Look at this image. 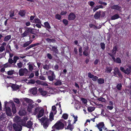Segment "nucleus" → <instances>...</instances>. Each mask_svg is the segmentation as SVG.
I'll use <instances>...</instances> for the list:
<instances>
[{
  "instance_id": "1",
  "label": "nucleus",
  "mask_w": 131,
  "mask_h": 131,
  "mask_svg": "<svg viewBox=\"0 0 131 131\" xmlns=\"http://www.w3.org/2000/svg\"><path fill=\"white\" fill-rule=\"evenodd\" d=\"M66 122L63 119H60L52 127L53 129L56 130H60L63 129L64 128L65 125L66 126Z\"/></svg>"
},
{
  "instance_id": "2",
  "label": "nucleus",
  "mask_w": 131,
  "mask_h": 131,
  "mask_svg": "<svg viewBox=\"0 0 131 131\" xmlns=\"http://www.w3.org/2000/svg\"><path fill=\"white\" fill-rule=\"evenodd\" d=\"M39 120L41 123V124L43 125L44 128L47 129L49 124L50 122V119L47 117L45 116Z\"/></svg>"
},
{
  "instance_id": "3",
  "label": "nucleus",
  "mask_w": 131,
  "mask_h": 131,
  "mask_svg": "<svg viewBox=\"0 0 131 131\" xmlns=\"http://www.w3.org/2000/svg\"><path fill=\"white\" fill-rule=\"evenodd\" d=\"M113 70L114 71L113 73L114 76L121 78H123V76L118 68L116 67L113 69Z\"/></svg>"
},
{
  "instance_id": "4",
  "label": "nucleus",
  "mask_w": 131,
  "mask_h": 131,
  "mask_svg": "<svg viewBox=\"0 0 131 131\" xmlns=\"http://www.w3.org/2000/svg\"><path fill=\"white\" fill-rule=\"evenodd\" d=\"M96 126L99 129L100 131H105L107 130V128L105 127L103 122H101L97 124Z\"/></svg>"
},
{
  "instance_id": "5",
  "label": "nucleus",
  "mask_w": 131,
  "mask_h": 131,
  "mask_svg": "<svg viewBox=\"0 0 131 131\" xmlns=\"http://www.w3.org/2000/svg\"><path fill=\"white\" fill-rule=\"evenodd\" d=\"M48 72L49 75L48 77V78L50 81H53L55 79L56 75L54 72L51 70H49Z\"/></svg>"
},
{
  "instance_id": "6",
  "label": "nucleus",
  "mask_w": 131,
  "mask_h": 131,
  "mask_svg": "<svg viewBox=\"0 0 131 131\" xmlns=\"http://www.w3.org/2000/svg\"><path fill=\"white\" fill-rule=\"evenodd\" d=\"M21 122L22 123V125L27 128L31 129L32 128L33 125L32 122L30 121H28L26 124L25 121L23 120H21Z\"/></svg>"
},
{
  "instance_id": "7",
  "label": "nucleus",
  "mask_w": 131,
  "mask_h": 131,
  "mask_svg": "<svg viewBox=\"0 0 131 131\" xmlns=\"http://www.w3.org/2000/svg\"><path fill=\"white\" fill-rule=\"evenodd\" d=\"M118 50L117 47V46H114L113 47L112 49L111 50L112 53H108V54L111 58L112 57H114V56L116 55V53Z\"/></svg>"
},
{
  "instance_id": "8",
  "label": "nucleus",
  "mask_w": 131,
  "mask_h": 131,
  "mask_svg": "<svg viewBox=\"0 0 131 131\" xmlns=\"http://www.w3.org/2000/svg\"><path fill=\"white\" fill-rule=\"evenodd\" d=\"M13 127L15 131H21L22 129V126L19 123L14 124Z\"/></svg>"
},
{
  "instance_id": "9",
  "label": "nucleus",
  "mask_w": 131,
  "mask_h": 131,
  "mask_svg": "<svg viewBox=\"0 0 131 131\" xmlns=\"http://www.w3.org/2000/svg\"><path fill=\"white\" fill-rule=\"evenodd\" d=\"M28 72V70L26 68H24L20 69L18 73L20 76H23L24 75V74H27Z\"/></svg>"
},
{
  "instance_id": "10",
  "label": "nucleus",
  "mask_w": 131,
  "mask_h": 131,
  "mask_svg": "<svg viewBox=\"0 0 131 131\" xmlns=\"http://www.w3.org/2000/svg\"><path fill=\"white\" fill-rule=\"evenodd\" d=\"M75 14L73 12L70 13L68 15V19L69 20H74L76 18Z\"/></svg>"
},
{
  "instance_id": "11",
  "label": "nucleus",
  "mask_w": 131,
  "mask_h": 131,
  "mask_svg": "<svg viewBox=\"0 0 131 131\" xmlns=\"http://www.w3.org/2000/svg\"><path fill=\"white\" fill-rule=\"evenodd\" d=\"M5 109L7 115L10 117L11 116L12 113L10 108L9 107H7L6 106Z\"/></svg>"
},
{
  "instance_id": "12",
  "label": "nucleus",
  "mask_w": 131,
  "mask_h": 131,
  "mask_svg": "<svg viewBox=\"0 0 131 131\" xmlns=\"http://www.w3.org/2000/svg\"><path fill=\"white\" fill-rule=\"evenodd\" d=\"M111 8L112 9H114L118 11H121L122 8L121 6L118 5H114L111 7Z\"/></svg>"
},
{
  "instance_id": "13",
  "label": "nucleus",
  "mask_w": 131,
  "mask_h": 131,
  "mask_svg": "<svg viewBox=\"0 0 131 131\" xmlns=\"http://www.w3.org/2000/svg\"><path fill=\"white\" fill-rule=\"evenodd\" d=\"M41 44V43H38L37 42L35 43H34L33 44H31L28 47H27L26 48V50H29L30 48H32L33 47H34L35 46H37V47H39L38 46V45H40Z\"/></svg>"
},
{
  "instance_id": "14",
  "label": "nucleus",
  "mask_w": 131,
  "mask_h": 131,
  "mask_svg": "<svg viewBox=\"0 0 131 131\" xmlns=\"http://www.w3.org/2000/svg\"><path fill=\"white\" fill-rule=\"evenodd\" d=\"M101 11L96 12L94 15V17L96 19H100L101 16Z\"/></svg>"
},
{
  "instance_id": "15",
  "label": "nucleus",
  "mask_w": 131,
  "mask_h": 131,
  "mask_svg": "<svg viewBox=\"0 0 131 131\" xmlns=\"http://www.w3.org/2000/svg\"><path fill=\"white\" fill-rule=\"evenodd\" d=\"M41 26L45 28L47 30L50 29L51 28V27L48 22V21L44 23V25H42Z\"/></svg>"
},
{
  "instance_id": "16",
  "label": "nucleus",
  "mask_w": 131,
  "mask_h": 131,
  "mask_svg": "<svg viewBox=\"0 0 131 131\" xmlns=\"http://www.w3.org/2000/svg\"><path fill=\"white\" fill-rule=\"evenodd\" d=\"M112 58L114 62L118 64L121 63V60L119 57L115 59V57H113Z\"/></svg>"
},
{
  "instance_id": "17",
  "label": "nucleus",
  "mask_w": 131,
  "mask_h": 131,
  "mask_svg": "<svg viewBox=\"0 0 131 131\" xmlns=\"http://www.w3.org/2000/svg\"><path fill=\"white\" fill-rule=\"evenodd\" d=\"M30 92L33 95H36L37 93V89L35 87L31 89L30 90Z\"/></svg>"
},
{
  "instance_id": "18",
  "label": "nucleus",
  "mask_w": 131,
  "mask_h": 131,
  "mask_svg": "<svg viewBox=\"0 0 131 131\" xmlns=\"http://www.w3.org/2000/svg\"><path fill=\"white\" fill-rule=\"evenodd\" d=\"M44 113V110L43 109H41L40 110L38 115V117L39 118L42 116Z\"/></svg>"
},
{
  "instance_id": "19",
  "label": "nucleus",
  "mask_w": 131,
  "mask_h": 131,
  "mask_svg": "<svg viewBox=\"0 0 131 131\" xmlns=\"http://www.w3.org/2000/svg\"><path fill=\"white\" fill-rule=\"evenodd\" d=\"M33 41L32 40H30L26 42L25 43H24L23 47L24 48H25L27 46H28Z\"/></svg>"
},
{
  "instance_id": "20",
  "label": "nucleus",
  "mask_w": 131,
  "mask_h": 131,
  "mask_svg": "<svg viewBox=\"0 0 131 131\" xmlns=\"http://www.w3.org/2000/svg\"><path fill=\"white\" fill-rule=\"evenodd\" d=\"M120 18V16L118 14H116L113 15L111 16V20H114Z\"/></svg>"
},
{
  "instance_id": "21",
  "label": "nucleus",
  "mask_w": 131,
  "mask_h": 131,
  "mask_svg": "<svg viewBox=\"0 0 131 131\" xmlns=\"http://www.w3.org/2000/svg\"><path fill=\"white\" fill-rule=\"evenodd\" d=\"M31 22L35 23L40 24L41 25H42L40 20L38 18H35L33 20V21H31Z\"/></svg>"
},
{
  "instance_id": "22",
  "label": "nucleus",
  "mask_w": 131,
  "mask_h": 131,
  "mask_svg": "<svg viewBox=\"0 0 131 131\" xmlns=\"http://www.w3.org/2000/svg\"><path fill=\"white\" fill-rule=\"evenodd\" d=\"M13 89L14 91L19 89V86L18 85H16L15 84H13L11 86Z\"/></svg>"
},
{
  "instance_id": "23",
  "label": "nucleus",
  "mask_w": 131,
  "mask_h": 131,
  "mask_svg": "<svg viewBox=\"0 0 131 131\" xmlns=\"http://www.w3.org/2000/svg\"><path fill=\"white\" fill-rule=\"evenodd\" d=\"M52 51H53L54 53H57V54L58 53V50L57 49V46L52 47Z\"/></svg>"
},
{
  "instance_id": "24",
  "label": "nucleus",
  "mask_w": 131,
  "mask_h": 131,
  "mask_svg": "<svg viewBox=\"0 0 131 131\" xmlns=\"http://www.w3.org/2000/svg\"><path fill=\"white\" fill-rule=\"evenodd\" d=\"M56 80V82L54 84V85L56 86L58 85H62V82L60 80L57 79Z\"/></svg>"
},
{
  "instance_id": "25",
  "label": "nucleus",
  "mask_w": 131,
  "mask_h": 131,
  "mask_svg": "<svg viewBox=\"0 0 131 131\" xmlns=\"http://www.w3.org/2000/svg\"><path fill=\"white\" fill-rule=\"evenodd\" d=\"M73 128V127L72 126V125L70 123H69V125L67 126V127H66L65 128V129H69L71 131H72Z\"/></svg>"
},
{
  "instance_id": "26",
  "label": "nucleus",
  "mask_w": 131,
  "mask_h": 131,
  "mask_svg": "<svg viewBox=\"0 0 131 131\" xmlns=\"http://www.w3.org/2000/svg\"><path fill=\"white\" fill-rule=\"evenodd\" d=\"M112 69V68L111 67H107L106 68L105 72L107 73H110Z\"/></svg>"
},
{
  "instance_id": "27",
  "label": "nucleus",
  "mask_w": 131,
  "mask_h": 131,
  "mask_svg": "<svg viewBox=\"0 0 131 131\" xmlns=\"http://www.w3.org/2000/svg\"><path fill=\"white\" fill-rule=\"evenodd\" d=\"M11 38L10 35H8L5 36L4 38V41H7Z\"/></svg>"
},
{
  "instance_id": "28",
  "label": "nucleus",
  "mask_w": 131,
  "mask_h": 131,
  "mask_svg": "<svg viewBox=\"0 0 131 131\" xmlns=\"http://www.w3.org/2000/svg\"><path fill=\"white\" fill-rule=\"evenodd\" d=\"M26 14L25 11L24 10H20L19 13V14L21 17H23Z\"/></svg>"
},
{
  "instance_id": "29",
  "label": "nucleus",
  "mask_w": 131,
  "mask_h": 131,
  "mask_svg": "<svg viewBox=\"0 0 131 131\" xmlns=\"http://www.w3.org/2000/svg\"><path fill=\"white\" fill-rule=\"evenodd\" d=\"M97 81L99 84H102L104 83V80L103 79L99 78L98 79Z\"/></svg>"
},
{
  "instance_id": "30",
  "label": "nucleus",
  "mask_w": 131,
  "mask_h": 131,
  "mask_svg": "<svg viewBox=\"0 0 131 131\" xmlns=\"http://www.w3.org/2000/svg\"><path fill=\"white\" fill-rule=\"evenodd\" d=\"M95 107L93 106H90L88 107V110L89 112H92L94 111Z\"/></svg>"
},
{
  "instance_id": "31",
  "label": "nucleus",
  "mask_w": 131,
  "mask_h": 131,
  "mask_svg": "<svg viewBox=\"0 0 131 131\" xmlns=\"http://www.w3.org/2000/svg\"><path fill=\"white\" fill-rule=\"evenodd\" d=\"M19 59V57L18 56H14L13 57V61L14 63L15 64L16 63L17 61Z\"/></svg>"
},
{
  "instance_id": "32",
  "label": "nucleus",
  "mask_w": 131,
  "mask_h": 131,
  "mask_svg": "<svg viewBox=\"0 0 131 131\" xmlns=\"http://www.w3.org/2000/svg\"><path fill=\"white\" fill-rule=\"evenodd\" d=\"M40 108L39 107H37L35 108V111L34 112V114L35 115L38 113L39 111L40 110Z\"/></svg>"
},
{
  "instance_id": "33",
  "label": "nucleus",
  "mask_w": 131,
  "mask_h": 131,
  "mask_svg": "<svg viewBox=\"0 0 131 131\" xmlns=\"http://www.w3.org/2000/svg\"><path fill=\"white\" fill-rule=\"evenodd\" d=\"M125 73L127 75L129 74L131 72V71H130V69L128 68H127L125 70Z\"/></svg>"
},
{
  "instance_id": "34",
  "label": "nucleus",
  "mask_w": 131,
  "mask_h": 131,
  "mask_svg": "<svg viewBox=\"0 0 131 131\" xmlns=\"http://www.w3.org/2000/svg\"><path fill=\"white\" fill-rule=\"evenodd\" d=\"M7 118L5 117H4L3 115H1L0 117V120L3 122H5L7 120Z\"/></svg>"
},
{
  "instance_id": "35",
  "label": "nucleus",
  "mask_w": 131,
  "mask_h": 131,
  "mask_svg": "<svg viewBox=\"0 0 131 131\" xmlns=\"http://www.w3.org/2000/svg\"><path fill=\"white\" fill-rule=\"evenodd\" d=\"M54 116L53 114V113L52 112H51L50 113V115H49V119L50 120V121L51 122L52 120L54 119Z\"/></svg>"
},
{
  "instance_id": "36",
  "label": "nucleus",
  "mask_w": 131,
  "mask_h": 131,
  "mask_svg": "<svg viewBox=\"0 0 131 131\" xmlns=\"http://www.w3.org/2000/svg\"><path fill=\"white\" fill-rule=\"evenodd\" d=\"M25 29H26V31L29 34L31 31L32 30V28L31 27H25Z\"/></svg>"
},
{
  "instance_id": "37",
  "label": "nucleus",
  "mask_w": 131,
  "mask_h": 131,
  "mask_svg": "<svg viewBox=\"0 0 131 131\" xmlns=\"http://www.w3.org/2000/svg\"><path fill=\"white\" fill-rule=\"evenodd\" d=\"M68 115L67 114L64 113L62 115V118L64 119H66L68 118Z\"/></svg>"
},
{
  "instance_id": "38",
  "label": "nucleus",
  "mask_w": 131,
  "mask_h": 131,
  "mask_svg": "<svg viewBox=\"0 0 131 131\" xmlns=\"http://www.w3.org/2000/svg\"><path fill=\"white\" fill-rule=\"evenodd\" d=\"M122 85L121 84H118L116 86V88L118 90H120L122 89Z\"/></svg>"
},
{
  "instance_id": "39",
  "label": "nucleus",
  "mask_w": 131,
  "mask_h": 131,
  "mask_svg": "<svg viewBox=\"0 0 131 131\" xmlns=\"http://www.w3.org/2000/svg\"><path fill=\"white\" fill-rule=\"evenodd\" d=\"M55 18L56 19L60 20L61 19V16L60 15L57 14L55 15Z\"/></svg>"
},
{
  "instance_id": "40",
  "label": "nucleus",
  "mask_w": 131,
  "mask_h": 131,
  "mask_svg": "<svg viewBox=\"0 0 131 131\" xmlns=\"http://www.w3.org/2000/svg\"><path fill=\"white\" fill-rule=\"evenodd\" d=\"M29 34L26 31H25L24 32L21 34L22 37H26L27 35H28Z\"/></svg>"
},
{
  "instance_id": "41",
  "label": "nucleus",
  "mask_w": 131,
  "mask_h": 131,
  "mask_svg": "<svg viewBox=\"0 0 131 131\" xmlns=\"http://www.w3.org/2000/svg\"><path fill=\"white\" fill-rule=\"evenodd\" d=\"M15 122L16 123L19 122L20 120L19 117L17 116L15 117L14 118Z\"/></svg>"
},
{
  "instance_id": "42",
  "label": "nucleus",
  "mask_w": 131,
  "mask_h": 131,
  "mask_svg": "<svg viewBox=\"0 0 131 131\" xmlns=\"http://www.w3.org/2000/svg\"><path fill=\"white\" fill-rule=\"evenodd\" d=\"M101 48L104 50L105 48V45L104 43L101 42L100 43Z\"/></svg>"
},
{
  "instance_id": "43",
  "label": "nucleus",
  "mask_w": 131,
  "mask_h": 131,
  "mask_svg": "<svg viewBox=\"0 0 131 131\" xmlns=\"http://www.w3.org/2000/svg\"><path fill=\"white\" fill-rule=\"evenodd\" d=\"M14 72V70H11L7 72V74L8 75H12L13 74Z\"/></svg>"
},
{
  "instance_id": "44",
  "label": "nucleus",
  "mask_w": 131,
  "mask_h": 131,
  "mask_svg": "<svg viewBox=\"0 0 131 131\" xmlns=\"http://www.w3.org/2000/svg\"><path fill=\"white\" fill-rule=\"evenodd\" d=\"M29 63L27 64V65H28L29 69L30 71H32L33 69V67L31 64H29Z\"/></svg>"
},
{
  "instance_id": "45",
  "label": "nucleus",
  "mask_w": 131,
  "mask_h": 131,
  "mask_svg": "<svg viewBox=\"0 0 131 131\" xmlns=\"http://www.w3.org/2000/svg\"><path fill=\"white\" fill-rule=\"evenodd\" d=\"M98 3L101 5H103L105 6H106L107 5V3L105 2H103L102 1L100 0L98 2Z\"/></svg>"
},
{
  "instance_id": "46",
  "label": "nucleus",
  "mask_w": 131,
  "mask_h": 131,
  "mask_svg": "<svg viewBox=\"0 0 131 131\" xmlns=\"http://www.w3.org/2000/svg\"><path fill=\"white\" fill-rule=\"evenodd\" d=\"M17 65L19 68H21L22 67L23 65V63L19 62L17 63Z\"/></svg>"
},
{
  "instance_id": "47",
  "label": "nucleus",
  "mask_w": 131,
  "mask_h": 131,
  "mask_svg": "<svg viewBox=\"0 0 131 131\" xmlns=\"http://www.w3.org/2000/svg\"><path fill=\"white\" fill-rule=\"evenodd\" d=\"M62 21L65 26L68 25V21L67 20L65 19H63L62 20Z\"/></svg>"
},
{
  "instance_id": "48",
  "label": "nucleus",
  "mask_w": 131,
  "mask_h": 131,
  "mask_svg": "<svg viewBox=\"0 0 131 131\" xmlns=\"http://www.w3.org/2000/svg\"><path fill=\"white\" fill-rule=\"evenodd\" d=\"M83 54L84 56H87L89 55L88 51L86 50H84L83 52Z\"/></svg>"
},
{
  "instance_id": "49",
  "label": "nucleus",
  "mask_w": 131,
  "mask_h": 131,
  "mask_svg": "<svg viewBox=\"0 0 131 131\" xmlns=\"http://www.w3.org/2000/svg\"><path fill=\"white\" fill-rule=\"evenodd\" d=\"M98 100L99 101H101L102 102H105V99L103 97H101L98 98Z\"/></svg>"
},
{
  "instance_id": "50",
  "label": "nucleus",
  "mask_w": 131,
  "mask_h": 131,
  "mask_svg": "<svg viewBox=\"0 0 131 131\" xmlns=\"http://www.w3.org/2000/svg\"><path fill=\"white\" fill-rule=\"evenodd\" d=\"M81 100L82 102L85 104H86L87 102V100L86 99H85L82 98L81 99Z\"/></svg>"
},
{
  "instance_id": "51",
  "label": "nucleus",
  "mask_w": 131,
  "mask_h": 131,
  "mask_svg": "<svg viewBox=\"0 0 131 131\" xmlns=\"http://www.w3.org/2000/svg\"><path fill=\"white\" fill-rule=\"evenodd\" d=\"M35 35H30L29 36V39L30 40H32L33 41L35 37Z\"/></svg>"
},
{
  "instance_id": "52",
  "label": "nucleus",
  "mask_w": 131,
  "mask_h": 131,
  "mask_svg": "<svg viewBox=\"0 0 131 131\" xmlns=\"http://www.w3.org/2000/svg\"><path fill=\"white\" fill-rule=\"evenodd\" d=\"M14 102L18 104H19L20 103L19 99L17 98H14Z\"/></svg>"
},
{
  "instance_id": "53",
  "label": "nucleus",
  "mask_w": 131,
  "mask_h": 131,
  "mask_svg": "<svg viewBox=\"0 0 131 131\" xmlns=\"http://www.w3.org/2000/svg\"><path fill=\"white\" fill-rule=\"evenodd\" d=\"M95 4V3L92 1L89 2V4L91 7L93 6Z\"/></svg>"
},
{
  "instance_id": "54",
  "label": "nucleus",
  "mask_w": 131,
  "mask_h": 131,
  "mask_svg": "<svg viewBox=\"0 0 131 131\" xmlns=\"http://www.w3.org/2000/svg\"><path fill=\"white\" fill-rule=\"evenodd\" d=\"M8 62L10 64H12L13 63H14L13 60L11 58H9L8 60Z\"/></svg>"
},
{
  "instance_id": "55",
  "label": "nucleus",
  "mask_w": 131,
  "mask_h": 131,
  "mask_svg": "<svg viewBox=\"0 0 131 131\" xmlns=\"http://www.w3.org/2000/svg\"><path fill=\"white\" fill-rule=\"evenodd\" d=\"M43 68L45 70H48L49 69V66L48 65L46 64L43 66Z\"/></svg>"
},
{
  "instance_id": "56",
  "label": "nucleus",
  "mask_w": 131,
  "mask_h": 131,
  "mask_svg": "<svg viewBox=\"0 0 131 131\" xmlns=\"http://www.w3.org/2000/svg\"><path fill=\"white\" fill-rule=\"evenodd\" d=\"M12 111L14 114H15L16 112V109L15 106L13 107L12 109Z\"/></svg>"
},
{
  "instance_id": "57",
  "label": "nucleus",
  "mask_w": 131,
  "mask_h": 131,
  "mask_svg": "<svg viewBox=\"0 0 131 131\" xmlns=\"http://www.w3.org/2000/svg\"><path fill=\"white\" fill-rule=\"evenodd\" d=\"M47 56L48 58L50 60L52 58V56L51 54L49 53H48L47 54Z\"/></svg>"
},
{
  "instance_id": "58",
  "label": "nucleus",
  "mask_w": 131,
  "mask_h": 131,
  "mask_svg": "<svg viewBox=\"0 0 131 131\" xmlns=\"http://www.w3.org/2000/svg\"><path fill=\"white\" fill-rule=\"evenodd\" d=\"M5 50V48L3 46H2L0 47V52H2Z\"/></svg>"
},
{
  "instance_id": "59",
  "label": "nucleus",
  "mask_w": 131,
  "mask_h": 131,
  "mask_svg": "<svg viewBox=\"0 0 131 131\" xmlns=\"http://www.w3.org/2000/svg\"><path fill=\"white\" fill-rule=\"evenodd\" d=\"M88 77L91 78L92 79L94 77V75L92 74L90 72L88 73Z\"/></svg>"
},
{
  "instance_id": "60",
  "label": "nucleus",
  "mask_w": 131,
  "mask_h": 131,
  "mask_svg": "<svg viewBox=\"0 0 131 131\" xmlns=\"http://www.w3.org/2000/svg\"><path fill=\"white\" fill-rule=\"evenodd\" d=\"M35 30V29H32V30L30 33H31L35 35V36H37V35L36 34V31H34Z\"/></svg>"
},
{
  "instance_id": "61",
  "label": "nucleus",
  "mask_w": 131,
  "mask_h": 131,
  "mask_svg": "<svg viewBox=\"0 0 131 131\" xmlns=\"http://www.w3.org/2000/svg\"><path fill=\"white\" fill-rule=\"evenodd\" d=\"M98 77L96 76H94L93 77L92 79V80L94 81H96L98 79Z\"/></svg>"
},
{
  "instance_id": "62",
  "label": "nucleus",
  "mask_w": 131,
  "mask_h": 131,
  "mask_svg": "<svg viewBox=\"0 0 131 131\" xmlns=\"http://www.w3.org/2000/svg\"><path fill=\"white\" fill-rule=\"evenodd\" d=\"M99 9V8L98 6H95L93 9V12H95L97 9Z\"/></svg>"
},
{
  "instance_id": "63",
  "label": "nucleus",
  "mask_w": 131,
  "mask_h": 131,
  "mask_svg": "<svg viewBox=\"0 0 131 131\" xmlns=\"http://www.w3.org/2000/svg\"><path fill=\"white\" fill-rule=\"evenodd\" d=\"M67 13L66 11H62L61 12L60 14L61 15H66Z\"/></svg>"
},
{
  "instance_id": "64",
  "label": "nucleus",
  "mask_w": 131,
  "mask_h": 131,
  "mask_svg": "<svg viewBox=\"0 0 131 131\" xmlns=\"http://www.w3.org/2000/svg\"><path fill=\"white\" fill-rule=\"evenodd\" d=\"M41 93L42 95L45 96L47 95V92L46 91H42V92H41Z\"/></svg>"
}]
</instances>
